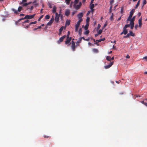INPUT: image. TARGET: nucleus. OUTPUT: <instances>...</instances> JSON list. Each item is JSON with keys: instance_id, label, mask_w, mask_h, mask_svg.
<instances>
[{"instance_id": "f257e3e1", "label": "nucleus", "mask_w": 147, "mask_h": 147, "mask_svg": "<svg viewBox=\"0 0 147 147\" xmlns=\"http://www.w3.org/2000/svg\"><path fill=\"white\" fill-rule=\"evenodd\" d=\"M60 14H58L57 12L55 13V21L56 23H58L59 20Z\"/></svg>"}, {"instance_id": "f03ea898", "label": "nucleus", "mask_w": 147, "mask_h": 147, "mask_svg": "<svg viewBox=\"0 0 147 147\" xmlns=\"http://www.w3.org/2000/svg\"><path fill=\"white\" fill-rule=\"evenodd\" d=\"M35 15V14L32 15H26L25 16V18L29 19H32L34 17Z\"/></svg>"}, {"instance_id": "7ed1b4c3", "label": "nucleus", "mask_w": 147, "mask_h": 147, "mask_svg": "<svg viewBox=\"0 0 147 147\" xmlns=\"http://www.w3.org/2000/svg\"><path fill=\"white\" fill-rule=\"evenodd\" d=\"M66 37V35H65L59 38V40L58 41V43L60 44V43L62 42L63 41V39Z\"/></svg>"}, {"instance_id": "20e7f679", "label": "nucleus", "mask_w": 147, "mask_h": 147, "mask_svg": "<svg viewBox=\"0 0 147 147\" xmlns=\"http://www.w3.org/2000/svg\"><path fill=\"white\" fill-rule=\"evenodd\" d=\"M71 40V37H69V38H67L66 40L65 41V44L66 45L68 44V46L69 45V43Z\"/></svg>"}, {"instance_id": "39448f33", "label": "nucleus", "mask_w": 147, "mask_h": 147, "mask_svg": "<svg viewBox=\"0 0 147 147\" xmlns=\"http://www.w3.org/2000/svg\"><path fill=\"white\" fill-rule=\"evenodd\" d=\"M71 48L72 49V51H74L76 48L75 44V42L73 41H72Z\"/></svg>"}, {"instance_id": "423d86ee", "label": "nucleus", "mask_w": 147, "mask_h": 147, "mask_svg": "<svg viewBox=\"0 0 147 147\" xmlns=\"http://www.w3.org/2000/svg\"><path fill=\"white\" fill-rule=\"evenodd\" d=\"M113 64V62L112 61L108 65H106L105 66V68L106 69H107L109 68Z\"/></svg>"}, {"instance_id": "0eeeda50", "label": "nucleus", "mask_w": 147, "mask_h": 147, "mask_svg": "<svg viewBox=\"0 0 147 147\" xmlns=\"http://www.w3.org/2000/svg\"><path fill=\"white\" fill-rule=\"evenodd\" d=\"M127 33V29H125L123 28V31L120 34L121 35H122L123 34L124 35L126 34Z\"/></svg>"}, {"instance_id": "6e6552de", "label": "nucleus", "mask_w": 147, "mask_h": 147, "mask_svg": "<svg viewBox=\"0 0 147 147\" xmlns=\"http://www.w3.org/2000/svg\"><path fill=\"white\" fill-rule=\"evenodd\" d=\"M83 13H79L78 15V18L79 20L82 19V18L83 17Z\"/></svg>"}, {"instance_id": "1a4fd4ad", "label": "nucleus", "mask_w": 147, "mask_h": 147, "mask_svg": "<svg viewBox=\"0 0 147 147\" xmlns=\"http://www.w3.org/2000/svg\"><path fill=\"white\" fill-rule=\"evenodd\" d=\"M54 18L53 17L52 18H51L47 24V26H50L53 23V21H54Z\"/></svg>"}, {"instance_id": "9d476101", "label": "nucleus", "mask_w": 147, "mask_h": 147, "mask_svg": "<svg viewBox=\"0 0 147 147\" xmlns=\"http://www.w3.org/2000/svg\"><path fill=\"white\" fill-rule=\"evenodd\" d=\"M142 17H141L139 20H138V23L139 24V26L140 28H141L142 25Z\"/></svg>"}, {"instance_id": "9b49d317", "label": "nucleus", "mask_w": 147, "mask_h": 147, "mask_svg": "<svg viewBox=\"0 0 147 147\" xmlns=\"http://www.w3.org/2000/svg\"><path fill=\"white\" fill-rule=\"evenodd\" d=\"M70 13V11L69 9L66 10L65 12V15L66 16H68Z\"/></svg>"}, {"instance_id": "f8f14e48", "label": "nucleus", "mask_w": 147, "mask_h": 147, "mask_svg": "<svg viewBox=\"0 0 147 147\" xmlns=\"http://www.w3.org/2000/svg\"><path fill=\"white\" fill-rule=\"evenodd\" d=\"M80 7L81 6H80L79 4L78 5H74V7L75 8L76 10H78L79 9Z\"/></svg>"}, {"instance_id": "ddd939ff", "label": "nucleus", "mask_w": 147, "mask_h": 147, "mask_svg": "<svg viewBox=\"0 0 147 147\" xmlns=\"http://www.w3.org/2000/svg\"><path fill=\"white\" fill-rule=\"evenodd\" d=\"M129 36H134L135 35V34L133 32L131 31H129V33H128Z\"/></svg>"}, {"instance_id": "4468645a", "label": "nucleus", "mask_w": 147, "mask_h": 147, "mask_svg": "<svg viewBox=\"0 0 147 147\" xmlns=\"http://www.w3.org/2000/svg\"><path fill=\"white\" fill-rule=\"evenodd\" d=\"M56 9L57 8L55 6H54L53 7V10H52V12L53 13H56Z\"/></svg>"}, {"instance_id": "2eb2a0df", "label": "nucleus", "mask_w": 147, "mask_h": 147, "mask_svg": "<svg viewBox=\"0 0 147 147\" xmlns=\"http://www.w3.org/2000/svg\"><path fill=\"white\" fill-rule=\"evenodd\" d=\"M82 21V19H80V20H79L77 22V24H76V25L79 26L80 25L81 22Z\"/></svg>"}, {"instance_id": "dca6fc26", "label": "nucleus", "mask_w": 147, "mask_h": 147, "mask_svg": "<svg viewBox=\"0 0 147 147\" xmlns=\"http://www.w3.org/2000/svg\"><path fill=\"white\" fill-rule=\"evenodd\" d=\"M140 0H139L138 1L137 4L136 5V6L135 7V9H136L138 8V7L139 6V4H140Z\"/></svg>"}, {"instance_id": "f3484780", "label": "nucleus", "mask_w": 147, "mask_h": 147, "mask_svg": "<svg viewBox=\"0 0 147 147\" xmlns=\"http://www.w3.org/2000/svg\"><path fill=\"white\" fill-rule=\"evenodd\" d=\"M29 20H26L22 22V25L24 26H25L24 24L28 23L29 22Z\"/></svg>"}, {"instance_id": "a211bd4d", "label": "nucleus", "mask_w": 147, "mask_h": 147, "mask_svg": "<svg viewBox=\"0 0 147 147\" xmlns=\"http://www.w3.org/2000/svg\"><path fill=\"white\" fill-rule=\"evenodd\" d=\"M70 21L69 20H67L65 24L66 25H67L68 26L70 24Z\"/></svg>"}, {"instance_id": "6ab92c4d", "label": "nucleus", "mask_w": 147, "mask_h": 147, "mask_svg": "<svg viewBox=\"0 0 147 147\" xmlns=\"http://www.w3.org/2000/svg\"><path fill=\"white\" fill-rule=\"evenodd\" d=\"M135 12V9H133L131 10L130 11V14L132 16H133V13Z\"/></svg>"}, {"instance_id": "aec40b11", "label": "nucleus", "mask_w": 147, "mask_h": 147, "mask_svg": "<svg viewBox=\"0 0 147 147\" xmlns=\"http://www.w3.org/2000/svg\"><path fill=\"white\" fill-rule=\"evenodd\" d=\"M63 26H62L60 28L59 30V33H61V32L63 30Z\"/></svg>"}, {"instance_id": "412c9836", "label": "nucleus", "mask_w": 147, "mask_h": 147, "mask_svg": "<svg viewBox=\"0 0 147 147\" xmlns=\"http://www.w3.org/2000/svg\"><path fill=\"white\" fill-rule=\"evenodd\" d=\"M82 29L81 28H80L79 29L78 33H79V35L80 36H81L82 34Z\"/></svg>"}, {"instance_id": "4be33fe9", "label": "nucleus", "mask_w": 147, "mask_h": 147, "mask_svg": "<svg viewBox=\"0 0 147 147\" xmlns=\"http://www.w3.org/2000/svg\"><path fill=\"white\" fill-rule=\"evenodd\" d=\"M31 3V2H30L29 3H24V4L23 3V6H26L30 4Z\"/></svg>"}, {"instance_id": "5701e85b", "label": "nucleus", "mask_w": 147, "mask_h": 147, "mask_svg": "<svg viewBox=\"0 0 147 147\" xmlns=\"http://www.w3.org/2000/svg\"><path fill=\"white\" fill-rule=\"evenodd\" d=\"M123 9H124V7L123 6H122L121 7V14H122L123 13Z\"/></svg>"}, {"instance_id": "b1692460", "label": "nucleus", "mask_w": 147, "mask_h": 147, "mask_svg": "<svg viewBox=\"0 0 147 147\" xmlns=\"http://www.w3.org/2000/svg\"><path fill=\"white\" fill-rule=\"evenodd\" d=\"M79 26H78L77 25H75V32H76L78 31Z\"/></svg>"}, {"instance_id": "393cba45", "label": "nucleus", "mask_w": 147, "mask_h": 147, "mask_svg": "<svg viewBox=\"0 0 147 147\" xmlns=\"http://www.w3.org/2000/svg\"><path fill=\"white\" fill-rule=\"evenodd\" d=\"M94 6V4H90V9H93Z\"/></svg>"}, {"instance_id": "a878e982", "label": "nucleus", "mask_w": 147, "mask_h": 147, "mask_svg": "<svg viewBox=\"0 0 147 147\" xmlns=\"http://www.w3.org/2000/svg\"><path fill=\"white\" fill-rule=\"evenodd\" d=\"M12 11L14 12V13L16 14H18V11L14 9H12Z\"/></svg>"}, {"instance_id": "bb28decb", "label": "nucleus", "mask_w": 147, "mask_h": 147, "mask_svg": "<svg viewBox=\"0 0 147 147\" xmlns=\"http://www.w3.org/2000/svg\"><path fill=\"white\" fill-rule=\"evenodd\" d=\"M106 59L109 61H111V57L109 56H107L106 57Z\"/></svg>"}, {"instance_id": "cd10ccee", "label": "nucleus", "mask_w": 147, "mask_h": 147, "mask_svg": "<svg viewBox=\"0 0 147 147\" xmlns=\"http://www.w3.org/2000/svg\"><path fill=\"white\" fill-rule=\"evenodd\" d=\"M105 39V38L100 39L99 40H97L96 41H98V42H99L102 41H104Z\"/></svg>"}, {"instance_id": "c85d7f7f", "label": "nucleus", "mask_w": 147, "mask_h": 147, "mask_svg": "<svg viewBox=\"0 0 147 147\" xmlns=\"http://www.w3.org/2000/svg\"><path fill=\"white\" fill-rule=\"evenodd\" d=\"M88 26H89V25L88 24H86L84 26V29H85V30H87L88 29Z\"/></svg>"}, {"instance_id": "c756f323", "label": "nucleus", "mask_w": 147, "mask_h": 147, "mask_svg": "<svg viewBox=\"0 0 147 147\" xmlns=\"http://www.w3.org/2000/svg\"><path fill=\"white\" fill-rule=\"evenodd\" d=\"M132 16L131 15H129V16L128 17L127 20V21H129L130 19H131V18L132 17Z\"/></svg>"}, {"instance_id": "7c9ffc66", "label": "nucleus", "mask_w": 147, "mask_h": 147, "mask_svg": "<svg viewBox=\"0 0 147 147\" xmlns=\"http://www.w3.org/2000/svg\"><path fill=\"white\" fill-rule=\"evenodd\" d=\"M89 33V30H86L84 34L85 35H87Z\"/></svg>"}, {"instance_id": "2f4dec72", "label": "nucleus", "mask_w": 147, "mask_h": 147, "mask_svg": "<svg viewBox=\"0 0 147 147\" xmlns=\"http://www.w3.org/2000/svg\"><path fill=\"white\" fill-rule=\"evenodd\" d=\"M146 3V0H143L142 2V5L144 6Z\"/></svg>"}, {"instance_id": "473e14b6", "label": "nucleus", "mask_w": 147, "mask_h": 147, "mask_svg": "<svg viewBox=\"0 0 147 147\" xmlns=\"http://www.w3.org/2000/svg\"><path fill=\"white\" fill-rule=\"evenodd\" d=\"M93 51L95 53H97L98 52V49H93Z\"/></svg>"}, {"instance_id": "72a5a7b5", "label": "nucleus", "mask_w": 147, "mask_h": 147, "mask_svg": "<svg viewBox=\"0 0 147 147\" xmlns=\"http://www.w3.org/2000/svg\"><path fill=\"white\" fill-rule=\"evenodd\" d=\"M130 24H126L124 27V28L126 29L127 28L129 27L130 26Z\"/></svg>"}, {"instance_id": "f704fd0d", "label": "nucleus", "mask_w": 147, "mask_h": 147, "mask_svg": "<svg viewBox=\"0 0 147 147\" xmlns=\"http://www.w3.org/2000/svg\"><path fill=\"white\" fill-rule=\"evenodd\" d=\"M22 8V7L21 6L19 7L18 8V11L19 12L20 11Z\"/></svg>"}, {"instance_id": "c9c22d12", "label": "nucleus", "mask_w": 147, "mask_h": 147, "mask_svg": "<svg viewBox=\"0 0 147 147\" xmlns=\"http://www.w3.org/2000/svg\"><path fill=\"white\" fill-rule=\"evenodd\" d=\"M135 19V16H133L132 18H131L129 21H134Z\"/></svg>"}, {"instance_id": "e433bc0d", "label": "nucleus", "mask_w": 147, "mask_h": 147, "mask_svg": "<svg viewBox=\"0 0 147 147\" xmlns=\"http://www.w3.org/2000/svg\"><path fill=\"white\" fill-rule=\"evenodd\" d=\"M36 23V21H35L34 22H30V24H29V25L30 26L32 24H35Z\"/></svg>"}, {"instance_id": "4c0bfd02", "label": "nucleus", "mask_w": 147, "mask_h": 147, "mask_svg": "<svg viewBox=\"0 0 147 147\" xmlns=\"http://www.w3.org/2000/svg\"><path fill=\"white\" fill-rule=\"evenodd\" d=\"M45 18L46 19H49L50 18V16L49 15H47L45 16Z\"/></svg>"}, {"instance_id": "58836bf2", "label": "nucleus", "mask_w": 147, "mask_h": 147, "mask_svg": "<svg viewBox=\"0 0 147 147\" xmlns=\"http://www.w3.org/2000/svg\"><path fill=\"white\" fill-rule=\"evenodd\" d=\"M130 21V25H134V21Z\"/></svg>"}, {"instance_id": "ea45409f", "label": "nucleus", "mask_w": 147, "mask_h": 147, "mask_svg": "<svg viewBox=\"0 0 147 147\" xmlns=\"http://www.w3.org/2000/svg\"><path fill=\"white\" fill-rule=\"evenodd\" d=\"M79 0H75L74 1V5H76L77 4L79 1Z\"/></svg>"}, {"instance_id": "a19ab883", "label": "nucleus", "mask_w": 147, "mask_h": 147, "mask_svg": "<svg viewBox=\"0 0 147 147\" xmlns=\"http://www.w3.org/2000/svg\"><path fill=\"white\" fill-rule=\"evenodd\" d=\"M110 19L111 20H113V14L112 13V15L111 16L110 18Z\"/></svg>"}, {"instance_id": "79ce46f5", "label": "nucleus", "mask_w": 147, "mask_h": 147, "mask_svg": "<svg viewBox=\"0 0 147 147\" xmlns=\"http://www.w3.org/2000/svg\"><path fill=\"white\" fill-rule=\"evenodd\" d=\"M102 32V30H100L98 31V33L99 34H101Z\"/></svg>"}, {"instance_id": "37998d69", "label": "nucleus", "mask_w": 147, "mask_h": 147, "mask_svg": "<svg viewBox=\"0 0 147 147\" xmlns=\"http://www.w3.org/2000/svg\"><path fill=\"white\" fill-rule=\"evenodd\" d=\"M129 35L128 34L126 36H124L123 38H127L129 37Z\"/></svg>"}, {"instance_id": "c03bdc74", "label": "nucleus", "mask_w": 147, "mask_h": 147, "mask_svg": "<svg viewBox=\"0 0 147 147\" xmlns=\"http://www.w3.org/2000/svg\"><path fill=\"white\" fill-rule=\"evenodd\" d=\"M27 0H22V1L21 3H20L22 4L24 3V2H26Z\"/></svg>"}, {"instance_id": "a18cd8bd", "label": "nucleus", "mask_w": 147, "mask_h": 147, "mask_svg": "<svg viewBox=\"0 0 147 147\" xmlns=\"http://www.w3.org/2000/svg\"><path fill=\"white\" fill-rule=\"evenodd\" d=\"M26 19V18H25V17L24 18H21L20 19H19V20H18V21L19 22L20 21H21V20H24V19Z\"/></svg>"}, {"instance_id": "49530a36", "label": "nucleus", "mask_w": 147, "mask_h": 147, "mask_svg": "<svg viewBox=\"0 0 147 147\" xmlns=\"http://www.w3.org/2000/svg\"><path fill=\"white\" fill-rule=\"evenodd\" d=\"M70 32L69 31H68V34H67V38H69V35L70 34Z\"/></svg>"}, {"instance_id": "de8ad7c7", "label": "nucleus", "mask_w": 147, "mask_h": 147, "mask_svg": "<svg viewBox=\"0 0 147 147\" xmlns=\"http://www.w3.org/2000/svg\"><path fill=\"white\" fill-rule=\"evenodd\" d=\"M29 26V25H25V26H24V28H29V26Z\"/></svg>"}, {"instance_id": "09e8293b", "label": "nucleus", "mask_w": 147, "mask_h": 147, "mask_svg": "<svg viewBox=\"0 0 147 147\" xmlns=\"http://www.w3.org/2000/svg\"><path fill=\"white\" fill-rule=\"evenodd\" d=\"M143 59L145 60L146 61H147V56L144 57Z\"/></svg>"}, {"instance_id": "8fccbe9b", "label": "nucleus", "mask_w": 147, "mask_h": 147, "mask_svg": "<svg viewBox=\"0 0 147 147\" xmlns=\"http://www.w3.org/2000/svg\"><path fill=\"white\" fill-rule=\"evenodd\" d=\"M88 45L89 46H94V45L93 44H92L90 42H88Z\"/></svg>"}, {"instance_id": "3c124183", "label": "nucleus", "mask_w": 147, "mask_h": 147, "mask_svg": "<svg viewBox=\"0 0 147 147\" xmlns=\"http://www.w3.org/2000/svg\"><path fill=\"white\" fill-rule=\"evenodd\" d=\"M141 103L144 104V105H145V106H146V103H147L146 102H144V101H141Z\"/></svg>"}, {"instance_id": "603ef678", "label": "nucleus", "mask_w": 147, "mask_h": 147, "mask_svg": "<svg viewBox=\"0 0 147 147\" xmlns=\"http://www.w3.org/2000/svg\"><path fill=\"white\" fill-rule=\"evenodd\" d=\"M130 25V28L131 29H132L134 26V25Z\"/></svg>"}, {"instance_id": "864d4df0", "label": "nucleus", "mask_w": 147, "mask_h": 147, "mask_svg": "<svg viewBox=\"0 0 147 147\" xmlns=\"http://www.w3.org/2000/svg\"><path fill=\"white\" fill-rule=\"evenodd\" d=\"M76 11H74L72 13L71 15L73 16L74 14L76 13Z\"/></svg>"}, {"instance_id": "5fc2aeb1", "label": "nucleus", "mask_w": 147, "mask_h": 147, "mask_svg": "<svg viewBox=\"0 0 147 147\" xmlns=\"http://www.w3.org/2000/svg\"><path fill=\"white\" fill-rule=\"evenodd\" d=\"M82 40L80 38L79 40L77 42L78 43H80L81 42Z\"/></svg>"}, {"instance_id": "6e6d98bb", "label": "nucleus", "mask_w": 147, "mask_h": 147, "mask_svg": "<svg viewBox=\"0 0 147 147\" xmlns=\"http://www.w3.org/2000/svg\"><path fill=\"white\" fill-rule=\"evenodd\" d=\"M89 20H90V18H89V17H87V19L86 20V22H88Z\"/></svg>"}, {"instance_id": "4d7b16f0", "label": "nucleus", "mask_w": 147, "mask_h": 147, "mask_svg": "<svg viewBox=\"0 0 147 147\" xmlns=\"http://www.w3.org/2000/svg\"><path fill=\"white\" fill-rule=\"evenodd\" d=\"M138 27V25L136 24L135 26V28L136 30L137 29V28Z\"/></svg>"}, {"instance_id": "13d9d810", "label": "nucleus", "mask_w": 147, "mask_h": 147, "mask_svg": "<svg viewBox=\"0 0 147 147\" xmlns=\"http://www.w3.org/2000/svg\"><path fill=\"white\" fill-rule=\"evenodd\" d=\"M126 58H130V56H129V55H127L126 56Z\"/></svg>"}, {"instance_id": "bf43d9fd", "label": "nucleus", "mask_w": 147, "mask_h": 147, "mask_svg": "<svg viewBox=\"0 0 147 147\" xmlns=\"http://www.w3.org/2000/svg\"><path fill=\"white\" fill-rule=\"evenodd\" d=\"M100 26H101L99 24H98V29H99L100 28Z\"/></svg>"}, {"instance_id": "052dcab7", "label": "nucleus", "mask_w": 147, "mask_h": 147, "mask_svg": "<svg viewBox=\"0 0 147 147\" xmlns=\"http://www.w3.org/2000/svg\"><path fill=\"white\" fill-rule=\"evenodd\" d=\"M90 12H91L90 11H88V12L87 13V15H88V14H89L90 13Z\"/></svg>"}, {"instance_id": "680f3d73", "label": "nucleus", "mask_w": 147, "mask_h": 147, "mask_svg": "<svg viewBox=\"0 0 147 147\" xmlns=\"http://www.w3.org/2000/svg\"><path fill=\"white\" fill-rule=\"evenodd\" d=\"M80 38L82 40V39H84V40H85V39L84 37H82Z\"/></svg>"}, {"instance_id": "e2e57ef3", "label": "nucleus", "mask_w": 147, "mask_h": 147, "mask_svg": "<svg viewBox=\"0 0 147 147\" xmlns=\"http://www.w3.org/2000/svg\"><path fill=\"white\" fill-rule=\"evenodd\" d=\"M99 34L98 33L96 34H95V35H94L96 37V36H98Z\"/></svg>"}, {"instance_id": "0e129e2a", "label": "nucleus", "mask_w": 147, "mask_h": 147, "mask_svg": "<svg viewBox=\"0 0 147 147\" xmlns=\"http://www.w3.org/2000/svg\"><path fill=\"white\" fill-rule=\"evenodd\" d=\"M94 1V0H91L90 2V4H92V3L93 2V1Z\"/></svg>"}, {"instance_id": "69168bd1", "label": "nucleus", "mask_w": 147, "mask_h": 147, "mask_svg": "<svg viewBox=\"0 0 147 147\" xmlns=\"http://www.w3.org/2000/svg\"><path fill=\"white\" fill-rule=\"evenodd\" d=\"M107 25V24H105L103 26V28H105L106 26Z\"/></svg>"}, {"instance_id": "338daca9", "label": "nucleus", "mask_w": 147, "mask_h": 147, "mask_svg": "<svg viewBox=\"0 0 147 147\" xmlns=\"http://www.w3.org/2000/svg\"><path fill=\"white\" fill-rule=\"evenodd\" d=\"M138 14L139 16H140L141 15V13L140 12H139L138 13Z\"/></svg>"}, {"instance_id": "774afa93", "label": "nucleus", "mask_w": 147, "mask_h": 147, "mask_svg": "<svg viewBox=\"0 0 147 147\" xmlns=\"http://www.w3.org/2000/svg\"><path fill=\"white\" fill-rule=\"evenodd\" d=\"M33 6H31L30 9V10H32L33 9Z\"/></svg>"}]
</instances>
